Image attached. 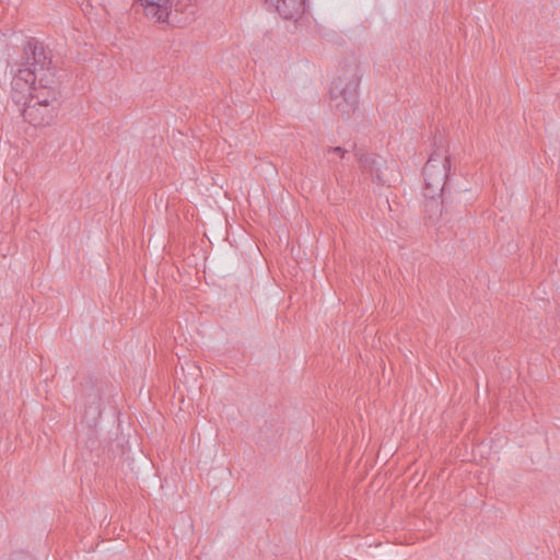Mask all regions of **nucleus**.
I'll list each match as a JSON object with an SVG mask.
<instances>
[{
    "instance_id": "f257e3e1",
    "label": "nucleus",
    "mask_w": 560,
    "mask_h": 560,
    "mask_svg": "<svg viewBox=\"0 0 560 560\" xmlns=\"http://www.w3.org/2000/svg\"><path fill=\"white\" fill-rule=\"evenodd\" d=\"M39 69H55L51 67V54L38 39L31 37L23 46V54L12 79L11 100L21 112L25 107L34 88H39Z\"/></svg>"
},
{
    "instance_id": "f03ea898",
    "label": "nucleus",
    "mask_w": 560,
    "mask_h": 560,
    "mask_svg": "<svg viewBox=\"0 0 560 560\" xmlns=\"http://www.w3.org/2000/svg\"><path fill=\"white\" fill-rule=\"evenodd\" d=\"M39 88H34L28 103L22 107L24 120L34 127L49 126L58 115L61 101L60 82L56 69H39Z\"/></svg>"
},
{
    "instance_id": "7ed1b4c3",
    "label": "nucleus",
    "mask_w": 560,
    "mask_h": 560,
    "mask_svg": "<svg viewBox=\"0 0 560 560\" xmlns=\"http://www.w3.org/2000/svg\"><path fill=\"white\" fill-rule=\"evenodd\" d=\"M360 67L354 60L340 65L329 90L330 107L336 115L348 119L359 106Z\"/></svg>"
},
{
    "instance_id": "20e7f679",
    "label": "nucleus",
    "mask_w": 560,
    "mask_h": 560,
    "mask_svg": "<svg viewBox=\"0 0 560 560\" xmlns=\"http://www.w3.org/2000/svg\"><path fill=\"white\" fill-rule=\"evenodd\" d=\"M450 167V158L434 152L427 161L422 170V175L424 177L423 194H433L440 196V194L451 192L446 188V179L448 177Z\"/></svg>"
},
{
    "instance_id": "39448f33",
    "label": "nucleus",
    "mask_w": 560,
    "mask_h": 560,
    "mask_svg": "<svg viewBox=\"0 0 560 560\" xmlns=\"http://www.w3.org/2000/svg\"><path fill=\"white\" fill-rule=\"evenodd\" d=\"M424 197V213L425 218L432 223L438 224L442 220L448 222L451 219H444L448 215L451 210H456L458 213L463 212L460 194L457 192L453 196L451 192L447 194H423Z\"/></svg>"
},
{
    "instance_id": "423d86ee",
    "label": "nucleus",
    "mask_w": 560,
    "mask_h": 560,
    "mask_svg": "<svg viewBox=\"0 0 560 560\" xmlns=\"http://www.w3.org/2000/svg\"><path fill=\"white\" fill-rule=\"evenodd\" d=\"M143 7V11L147 18L154 20L155 22L164 23L174 9L175 11H183L179 7V2L174 0H139Z\"/></svg>"
},
{
    "instance_id": "0eeeda50",
    "label": "nucleus",
    "mask_w": 560,
    "mask_h": 560,
    "mask_svg": "<svg viewBox=\"0 0 560 560\" xmlns=\"http://www.w3.org/2000/svg\"><path fill=\"white\" fill-rule=\"evenodd\" d=\"M266 5L269 11L292 21L300 19L305 11V0H266Z\"/></svg>"
},
{
    "instance_id": "6e6552de",
    "label": "nucleus",
    "mask_w": 560,
    "mask_h": 560,
    "mask_svg": "<svg viewBox=\"0 0 560 560\" xmlns=\"http://www.w3.org/2000/svg\"><path fill=\"white\" fill-rule=\"evenodd\" d=\"M355 155L360 167L364 173L370 174L372 182L376 183L378 186H385L387 179L382 167L385 166L386 161L383 158L375 156L373 154L358 152Z\"/></svg>"
},
{
    "instance_id": "1a4fd4ad",
    "label": "nucleus",
    "mask_w": 560,
    "mask_h": 560,
    "mask_svg": "<svg viewBox=\"0 0 560 560\" xmlns=\"http://www.w3.org/2000/svg\"><path fill=\"white\" fill-rule=\"evenodd\" d=\"M86 390H83L82 395L85 398L86 410L84 411V416L88 417L89 413L96 418L101 416V395L97 388L94 385H91Z\"/></svg>"
},
{
    "instance_id": "9d476101",
    "label": "nucleus",
    "mask_w": 560,
    "mask_h": 560,
    "mask_svg": "<svg viewBox=\"0 0 560 560\" xmlns=\"http://www.w3.org/2000/svg\"><path fill=\"white\" fill-rule=\"evenodd\" d=\"M348 151L341 147H328L325 150V155L329 156L330 154L337 155L339 159H345Z\"/></svg>"
}]
</instances>
